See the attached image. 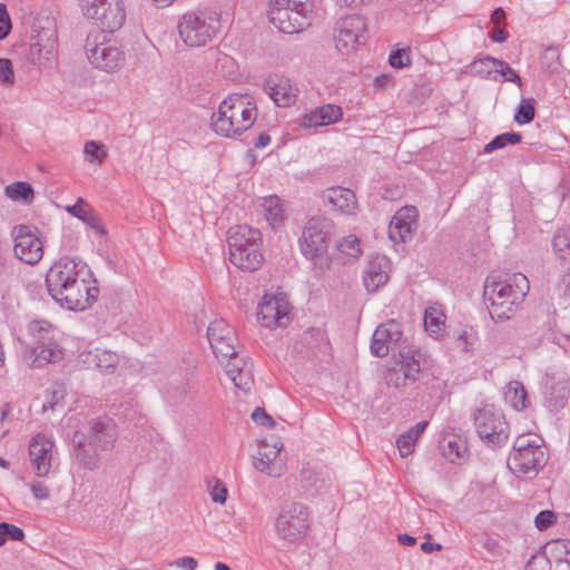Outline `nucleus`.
I'll use <instances>...</instances> for the list:
<instances>
[{
    "instance_id": "obj_1",
    "label": "nucleus",
    "mask_w": 570,
    "mask_h": 570,
    "mask_svg": "<svg viewBox=\"0 0 570 570\" xmlns=\"http://www.w3.org/2000/svg\"><path fill=\"white\" fill-rule=\"evenodd\" d=\"M89 274L82 262L63 257L55 262L46 274V286L50 296L62 307L83 311L98 297L99 289L90 287L83 275Z\"/></svg>"
},
{
    "instance_id": "obj_2",
    "label": "nucleus",
    "mask_w": 570,
    "mask_h": 570,
    "mask_svg": "<svg viewBox=\"0 0 570 570\" xmlns=\"http://www.w3.org/2000/svg\"><path fill=\"white\" fill-rule=\"evenodd\" d=\"M117 436V426L111 419L91 420L75 431L71 453L85 469L96 470L101 454L114 448Z\"/></svg>"
},
{
    "instance_id": "obj_3",
    "label": "nucleus",
    "mask_w": 570,
    "mask_h": 570,
    "mask_svg": "<svg viewBox=\"0 0 570 570\" xmlns=\"http://www.w3.org/2000/svg\"><path fill=\"white\" fill-rule=\"evenodd\" d=\"M530 289L528 278L515 273L507 281H492L484 284L483 297L489 314L494 321L510 320Z\"/></svg>"
},
{
    "instance_id": "obj_4",
    "label": "nucleus",
    "mask_w": 570,
    "mask_h": 570,
    "mask_svg": "<svg viewBox=\"0 0 570 570\" xmlns=\"http://www.w3.org/2000/svg\"><path fill=\"white\" fill-rule=\"evenodd\" d=\"M255 119L256 106L248 96H229L220 102L217 114L213 115L212 127L216 134L234 138L249 129Z\"/></svg>"
},
{
    "instance_id": "obj_5",
    "label": "nucleus",
    "mask_w": 570,
    "mask_h": 570,
    "mask_svg": "<svg viewBox=\"0 0 570 570\" xmlns=\"http://www.w3.org/2000/svg\"><path fill=\"white\" fill-rule=\"evenodd\" d=\"M334 230L332 219L323 216L312 217L298 239L302 254L312 261L320 271L330 267L327 250Z\"/></svg>"
},
{
    "instance_id": "obj_6",
    "label": "nucleus",
    "mask_w": 570,
    "mask_h": 570,
    "mask_svg": "<svg viewBox=\"0 0 570 570\" xmlns=\"http://www.w3.org/2000/svg\"><path fill=\"white\" fill-rule=\"evenodd\" d=\"M180 39L188 47H202L210 42L220 29V16L216 11H188L177 23Z\"/></svg>"
},
{
    "instance_id": "obj_7",
    "label": "nucleus",
    "mask_w": 570,
    "mask_h": 570,
    "mask_svg": "<svg viewBox=\"0 0 570 570\" xmlns=\"http://www.w3.org/2000/svg\"><path fill=\"white\" fill-rule=\"evenodd\" d=\"M474 425L481 440L492 448L503 445L509 438L504 414L494 405H484L473 415Z\"/></svg>"
},
{
    "instance_id": "obj_8",
    "label": "nucleus",
    "mask_w": 570,
    "mask_h": 570,
    "mask_svg": "<svg viewBox=\"0 0 570 570\" xmlns=\"http://www.w3.org/2000/svg\"><path fill=\"white\" fill-rule=\"evenodd\" d=\"M308 510L303 503H286L276 520V531L281 539L295 543L304 539L308 529Z\"/></svg>"
},
{
    "instance_id": "obj_9",
    "label": "nucleus",
    "mask_w": 570,
    "mask_h": 570,
    "mask_svg": "<svg viewBox=\"0 0 570 570\" xmlns=\"http://www.w3.org/2000/svg\"><path fill=\"white\" fill-rule=\"evenodd\" d=\"M33 342L30 353L33 356L32 365L40 367L61 358L62 352L51 336V325L46 321H32L28 325Z\"/></svg>"
},
{
    "instance_id": "obj_10",
    "label": "nucleus",
    "mask_w": 570,
    "mask_h": 570,
    "mask_svg": "<svg viewBox=\"0 0 570 570\" xmlns=\"http://www.w3.org/2000/svg\"><path fill=\"white\" fill-rule=\"evenodd\" d=\"M365 21L361 16L352 14L341 18L334 28L335 46L342 55H350L365 41Z\"/></svg>"
},
{
    "instance_id": "obj_11",
    "label": "nucleus",
    "mask_w": 570,
    "mask_h": 570,
    "mask_svg": "<svg viewBox=\"0 0 570 570\" xmlns=\"http://www.w3.org/2000/svg\"><path fill=\"white\" fill-rule=\"evenodd\" d=\"M85 49L90 63L102 71L114 72L125 62L124 51L110 41L97 42L89 36Z\"/></svg>"
},
{
    "instance_id": "obj_12",
    "label": "nucleus",
    "mask_w": 570,
    "mask_h": 570,
    "mask_svg": "<svg viewBox=\"0 0 570 570\" xmlns=\"http://www.w3.org/2000/svg\"><path fill=\"white\" fill-rule=\"evenodd\" d=\"M289 309V303L284 293L265 294L258 304L257 316L265 327H286L292 320Z\"/></svg>"
},
{
    "instance_id": "obj_13",
    "label": "nucleus",
    "mask_w": 570,
    "mask_h": 570,
    "mask_svg": "<svg viewBox=\"0 0 570 570\" xmlns=\"http://www.w3.org/2000/svg\"><path fill=\"white\" fill-rule=\"evenodd\" d=\"M12 237L14 239V255L19 261L35 265L42 258V243L36 230H32L30 226H14Z\"/></svg>"
},
{
    "instance_id": "obj_14",
    "label": "nucleus",
    "mask_w": 570,
    "mask_h": 570,
    "mask_svg": "<svg viewBox=\"0 0 570 570\" xmlns=\"http://www.w3.org/2000/svg\"><path fill=\"white\" fill-rule=\"evenodd\" d=\"M47 27H41L38 30L37 26L33 24V31L37 35L32 38L33 42L29 48V58L33 65L39 67L46 66L47 62H51L56 59L57 55V36L53 23L47 20Z\"/></svg>"
},
{
    "instance_id": "obj_15",
    "label": "nucleus",
    "mask_w": 570,
    "mask_h": 570,
    "mask_svg": "<svg viewBox=\"0 0 570 570\" xmlns=\"http://www.w3.org/2000/svg\"><path fill=\"white\" fill-rule=\"evenodd\" d=\"M548 461V455L543 445L537 446V449L523 450L521 452H511L507 460L509 470L520 476L533 473H538Z\"/></svg>"
},
{
    "instance_id": "obj_16",
    "label": "nucleus",
    "mask_w": 570,
    "mask_h": 570,
    "mask_svg": "<svg viewBox=\"0 0 570 570\" xmlns=\"http://www.w3.org/2000/svg\"><path fill=\"white\" fill-rule=\"evenodd\" d=\"M311 10H288V8H271L269 21L284 33H297L311 24Z\"/></svg>"
},
{
    "instance_id": "obj_17",
    "label": "nucleus",
    "mask_w": 570,
    "mask_h": 570,
    "mask_svg": "<svg viewBox=\"0 0 570 570\" xmlns=\"http://www.w3.org/2000/svg\"><path fill=\"white\" fill-rule=\"evenodd\" d=\"M402 324L395 320H390L380 324L373 333L371 342V352L376 357H385L402 338Z\"/></svg>"
},
{
    "instance_id": "obj_18",
    "label": "nucleus",
    "mask_w": 570,
    "mask_h": 570,
    "mask_svg": "<svg viewBox=\"0 0 570 570\" xmlns=\"http://www.w3.org/2000/svg\"><path fill=\"white\" fill-rule=\"evenodd\" d=\"M53 448L55 443L45 434L39 433L31 439L29 455L37 476L43 478L49 474Z\"/></svg>"
},
{
    "instance_id": "obj_19",
    "label": "nucleus",
    "mask_w": 570,
    "mask_h": 570,
    "mask_svg": "<svg viewBox=\"0 0 570 570\" xmlns=\"http://www.w3.org/2000/svg\"><path fill=\"white\" fill-rule=\"evenodd\" d=\"M109 2L110 4L104 6L89 20H92L102 31L112 33L122 27L126 20V12L121 0Z\"/></svg>"
},
{
    "instance_id": "obj_20",
    "label": "nucleus",
    "mask_w": 570,
    "mask_h": 570,
    "mask_svg": "<svg viewBox=\"0 0 570 570\" xmlns=\"http://www.w3.org/2000/svg\"><path fill=\"white\" fill-rule=\"evenodd\" d=\"M390 261L386 256L376 254L372 256L366 265L363 282L370 293L377 291L389 281Z\"/></svg>"
},
{
    "instance_id": "obj_21",
    "label": "nucleus",
    "mask_w": 570,
    "mask_h": 570,
    "mask_svg": "<svg viewBox=\"0 0 570 570\" xmlns=\"http://www.w3.org/2000/svg\"><path fill=\"white\" fill-rule=\"evenodd\" d=\"M227 243L229 254L239 253L250 246L262 245V234L248 225H236L227 230Z\"/></svg>"
},
{
    "instance_id": "obj_22",
    "label": "nucleus",
    "mask_w": 570,
    "mask_h": 570,
    "mask_svg": "<svg viewBox=\"0 0 570 570\" xmlns=\"http://www.w3.org/2000/svg\"><path fill=\"white\" fill-rule=\"evenodd\" d=\"M227 358L226 374L234 385L245 392L250 391L253 385V363L249 360L237 357V354Z\"/></svg>"
},
{
    "instance_id": "obj_23",
    "label": "nucleus",
    "mask_w": 570,
    "mask_h": 570,
    "mask_svg": "<svg viewBox=\"0 0 570 570\" xmlns=\"http://www.w3.org/2000/svg\"><path fill=\"white\" fill-rule=\"evenodd\" d=\"M264 90L269 95L275 105L282 108L294 105L298 95V89L286 78H281L277 82L266 80Z\"/></svg>"
},
{
    "instance_id": "obj_24",
    "label": "nucleus",
    "mask_w": 570,
    "mask_h": 570,
    "mask_svg": "<svg viewBox=\"0 0 570 570\" xmlns=\"http://www.w3.org/2000/svg\"><path fill=\"white\" fill-rule=\"evenodd\" d=\"M343 117V110L336 105H324L306 114L301 121L305 128L326 126L340 121Z\"/></svg>"
},
{
    "instance_id": "obj_25",
    "label": "nucleus",
    "mask_w": 570,
    "mask_h": 570,
    "mask_svg": "<svg viewBox=\"0 0 570 570\" xmlns=\"http://www.w3.org/2000/svg\"><path fill=\"white\" fill-rule=\"evenodd\" d=\"M66 210L100 235L107 234L101 218L82 197H79L73 205L67 206Z\"/></svg>"
},
{
    "instance_id": "obj_26",
    "label": "nucleus",
    "mask_w": 570,
    "mask_h": 570,
    "mask_svg": "<svg viewBox=\"0 0 570 570\" xmlns=\"http://www.w3.org/2000/svg\"><path fill=\"white\" fill-rule=\"evenodd\" d=\"M80 358L88 367H95L106 373H111L119 362L116 353L99 348L81 353Z\"/></svg>"
},
{
    "instance_id": "obj_27",
    "label": "nucleus",
    "mask_w": 570,
    "mask_h": 570,
    "mask_svg": "<svg viewBox=\"0 0 570 570\" xmlns=\"http://www.w3.org/2000/svg\"><path fill=\"white\" fill-rule=\"evenodd\" d=\"M261 246H250L243 252L230 253V263L243 271L253 272L258 269L264 261Z\"/></svg>"
},
{
    "instance_id": "obj_28",
    "label": "nucleus",
    "mask_w": 570,
    "mask_h": 570,
    "mask_svg": "<svg viewBox=\"0 0 570 570\" xmlns=\"http://www.w3.org/2000/svg\"><path fill=\"white\" fill-rule=\"evenodd\" d=\"M570 387L566 380L552 383L546 392V406L550 412H559L567 405Z\"/></svg>"
},
{
    "instance_id": "obj_29",
    "label": "nucleus",
    "mask_w": 570,
    "mask_h": 570,
    "mask_svg": "<svg viewBox=\"0 0 570 570\" xmlns=\"http://www.w3.org/2000/svg\"><path fill=\"white\" fill-rule=\"evenodd\" d=\"M325 198L343 213H352L356 207L355 194L348 188L340 186L331 187L327 189Z\"/></svg>"
},
{
    "instance_id": "obj_30",
    "label": "nucleus",
    "mask_w": 570,
    "mask_h": 570,
    "mask_svg": "<svg viewBox=\"0 0 570 570\" xmlns=\"http://www.w3.org/2000/svg\"><path fill=\"white\" fill-rule=\"evenodd\" d=\"M533 557H544L551 566L561 563L563 560L570 561V541L554 540L548 542L542 552Z\"/></svg>"
},
{
    "instance_id": "obj_31",
    "label": "nucleus",
    "mask_w": 570,
    "mask_h": 570,
    "mask_svg": "<svg viewBox=\"0 0 570 570\" xmlns=\"http://www.w3.org/2000/svg\"><path fill=\"white\" fill-rule=\"evenodd\" d=\"M422 353L420 350L413 347H403L399 353V362L404 372L405 379L415 380L416 374L420 372V361Z\"/></svg>"
},
{
    "instance_id": "obj_32",
    "label": "nucleus",
    "mask_w": 570,
    "mask_h": 570,
    "mask_svg": "<svg viewBox=\"0 0 570 570\" xmlns=\"http://www.w3.org/2000/svg\"><path fill=\"white\" fill-rule=\"evenodd\" d=\"M445 315L442 311L429 307L424 313V327L435 338L443 336L445 331Z\"/></svg>"
},
{
    "instance_id": "obj_33",
    "label": "nucleus",
    "mask_w": 570,
    "mask_h": 570,
    "mask_svg": "<svg viewBox=\"0 0 570 570\" xmlns=\"http://www.w3.org/2000/svg\"><path fill=\"white\" fill-rule=\"evenodd\" d=\"M8 198L30 205L35 199V189L27 181H16L4 188Z\"/></svg>"
},
{
    "instance_id": "obj_34",
    "label": "nucleus",
    "mask_w": 570,
    "mask_h": 570,
    "mask_svg": "<svg viewBox=\"0 0 570 570\" xmlns=\"http://www.w3.org/2000/svg\"><path fill=\"white\" fill-rule=\"evenodd\" d=\"M527 396H528L527 391H525L524 386L522 385V383L519 381H512L505 387V391H504L505 401L509 402L511 404V406H513L518 411L524 410L528 406V404H527L528 397Z\"/></svg>"
},
{
    "instance_id": "obj_35",
    "label": "nucleus",
    "mask_w": 570,
    "mask_h": 570,
    "mask_svg": "<svg viewBox=\"0 0 570 570\" xmlns=\"http://www.w3.org/2000/svg\"><path fill=\"white\" fill-rule=\"evenodd\" d=\"M442 454L445 459L454 463L456 460L463 459L468 452L466 444L455 435L450 439H443L441 442Z\"/></svg>"
},
{
    "instance_id": "obj_36",
    "label": "nucleus",
    "mask_w": 570,
    "mask_h": 570,
    "mask_svg": "<svg viewBox=\"0 0 570 570\" xmlns=\"http://www.w3.org/2000/svg\"><path fill=\"white\" fill-rule=\"evenodd\" d=\"M389 237L392 242L405 243L412 237V222L400 217H393L389 226Z\"/></svg>"
},
{
    "instance_id": "obj_37",
    "label": "nucleus",
    "mask_w": 570,
    "mask_h": 570,
    "mask_svg": "<svg viewBox=\"0 0 570 570\" xmlns=\"http://www.w3.org/2000/svg\"><path fill=\"white\" fill-rule=\"evenodd\" d=\"M263 207L265 210V218L273 228H276L284 222V210L281 199L277 196H272L265 199Z\"/></svg>"
},
{
    "instance_id": "obj_38",
    "label": "nucleus",
    "mask_w": 570,
    "mask_h": 570,
    "mask_svg": "<svg viewBox=\"0 0 570 570\" xmlns=\"http://www.w3.org/2000/svg\"><path fill=\"white\" fill-rule=\"evenodd\" d=\"M236 341L235 333L228 334L227 336H223V338H212L209 342L214 354L218 357L223 358L232 357L236 355V350L234 346V342Z\"/></svg>"
},
{
    "instance_id": "obj_39",
    "label": "nucleus",
    "mask_w": 570,
    "mask_h": 570,
    "mask_svg": "<svg viewBox=\"0 0 570 570\" xmlns=\"http://www.w3.org/2000/svg\"><path fill=\"white\" fill-rule=\"evenodd\" d=\"M522 141V135L520 132H503L495 136L490 142L484 146L483 151L491 154L494 150L504 148L508 145H517Z\"/></svg>"
},
{
    "instance_id": "obj_40",
    "label": "nucleus",
    "mask_w": 570,
    "mask_h": 570,
    "mask_svg": "<svg viewBox=\"0 0 570 570\" xmlns=\"http://www.w3.org/2000/svg\"><path fill=\"white\" fill-rule=\"evenodd\" d=\"M535 116V100L533 98H522L513 117L518 125L530 124Z\"/></svg>"
},
{
    "instance_id": "obj_41",
    "label": "nucleus",
    "mask_w": 570,
    "mask_h": 570,
    "mask_svg": "<svg viewBox=\"0 0 570 570\" xmlns=\"http://www.w3.org/2000/svg\"><path fill=\"white\" fill-rule=\"evenodd\" d=\"M485 61H488L487 63L494 65V71L503 76L504 81L513 82L520 88L522 87L523 83L521 77L510 67L507 61L494 57H488Z\"/></svg>"
},
{
    "instance_id": "obj_42",
    "label": "nucleus",
    "mask_w": 570,
    "mask_h": 570,
    "mask_svg": "<svg viewBox=\"0 0 570 570\" xmlns=\"http://www.w3.org/2000/svg\"><path fill=\"white\" fill-rule=\"evenodd\" d=\"M83 154L86 160L101 165L108 157L106 146L101 141L90 140L85 144Z\"/></svg>"
},
{
    "instance_id": "obj_43",
    "label": "nucleus",
    "mask_w": 570,
    "mask_h": 570,
    "mask_svg": "<svg viewBox=\"0 0 570 570\" xmlns=\"http://www.w3.org/2000/svg\"><path fill=\"white\" fill-rule=\"evenodd\" d=\"M552 247L561 259L570 257V229H558L552 238Z\"/></svg>"
},
{
    "instance_id": "obj_44",
    "label": "nucleus",
    "mask_w": 570,
    "mask_h": 570,
    "mask_svg": "<svg viewBox=\"0 0 570 570\" xmlns=\"http://www.w3.org/2000/svg\"><path fill=\"white\" fill-rule=\"evenodd\" d=\"M525 570H570V560H563L561 563L551 566L544 557H531Z\"/></svg>"
},
{
    "instance_id": "obj_45",
    "label": "nucleus",
    "mask_w": 570,
    "mask_h": 570,
    "mask_svg": "<svg viewBox=\"0 0 570 570\" xmlns=\"http://www.w3.org/2000/svg\"><path fill=\"white\" fill-rule=\"evenodd\" d=\"M335 247L342 254H345L353 258L358 257L361 254L360 240L354 235H350L341 239L340 242L336 243Z\"/></svg>"
},
{
    "instance_id": "obj_46",
    "label": "nucleus",
    "mask_w": 570,
    "mask_h": 570,
    "mask_svg": "<svg viewBox=\"0 0 570 570\" xmlns=\"http://www.w3.org/2000/svg\"><path fill=\"white\" fill-rule=\"evenodd\" d=\"M232 333H234V330L223 318L215 320L207 328V337L209 342H212V338H223V336H227Z\"/></svg>"
},
{
    "instance_id": "obj_47",
    "label": "nucleus",
    "mask_w": 570,
    "mask_h": 570,
    "mask_svg": "<svg viewBox=\"0 0 570 570\" xmlns=\"http://www.w3.org/2000/svg\"><path fill=\"white\" fill-rule=\"evenodd\" d=\"M488 57H491L490 55H485L481 58H475L472 63L470 65L471 67V72H473L474 75L483 78V79H489L492 71L494 70V65L493 63H487L488 61H485V59Z\"/></svg>"
},
{
    "instance_id": "obj_48",
    "label": "nucleus",
    "mask_w": 570,
    "mask_h": 570,
    "mask_svg": "<svg viewBox=\"0 0 570 570\" xmlns=\"http://www.w3.org/2000/svg\"><path fill=\"white\" fill-rule=\"evenodd\" d=\"M417 439L409 431L401 434L396 440V445L402 458L413 453Z\"/></svg>"
},
{
    "instance_id": "obj_49",
    "label": "nucleus",
    "mask_w": 570,
    "mask_h": 570,
    "mask_svg": "<svg viewBox=\"0 0 570 570\" xmlns=\"http://www.w3.org/2000/svg\"><path fill=\"white\" fill-rule=\"evenodd\" d=\"M271 8H288V10H311L313 4L309 0H272Z\"/></svg>"
},
{
    "instance_id": "obj_50",
    "label": "nucleus",
    "mask_w": 570,
    "mask_h": 570,
    "mask_svg": "<svg viewBox=\"0 0 570 570\" xmlns=\"http://www.w3.org/2000/svg\"><path fill=\"white\" fill-rule=\"evenodd\" d=\"M410 62V48L396 49L390 53L389 63L393 68H404L409 66Z\"/></svg>"
},
{
    "instance_id": "obj_51",
    "label": "nucleus",
    "mask_w": 570,
    "mask_h": 570,
    "mask_svg": "<svg viewBox=\"0 0 570 570\" xmlns=\"http://www.w3.org/2000/svg\"><path fill=\"white\" fill-rule=\"evenodd\" d=\"M0 533L3 534L6 540L22 541L24 539L23 530L8 522H0Z\"/></svg>"
},
{
    "instance_id": "obj_52",
    "label": "nucleus",
    "mask_w": 570,
    "mask_h": 570,
    "mask_svg": "<svg viewBox=\"0 0 570 570\" xmlns=\"http://www.w3.org/2000/svg\"><path fill=\"white\" fill-rule=\"evenodd\" d=\"M556 289L562 304L570 303V268L561 276Z\"/></svg>"
},
{
    "instance_id": "obj_53",
    "label": "nucleus",
    "mask_w": 570,
    "mask_h": 570,
    "mask_svg": "<svg viewBox=\"0 0 570 570\" xmlns=\"http://www.w3.org/2000/svg\"><path fill=\"white\" fill-rule=\"evenodd\" d=\"M557 520L553 511L543 510L539 512L534 519V524L538 530L543 531L551 527Z\"/></svg>"
},
{
    "instance_id": "obj_54",
    "label": "nucleus",
    "mask_w": 570,
    "mask_h": 570,
    "mask_svg": "<svg viewBox=\"0 0 570 570\" xmlns=\"http://www.w3.org/2000/svg\"><path fill=\"white\" fill-rule=\"evenodd\" d=\"M12 29L10 16L7 6L0 2V40L6 39Z\"/></svg>"
},
{
    "instance_id": "obj_55",
    "label": "nucleus",
    "mask_w": 570,
    "mask_h": 570,
    "mask_svg": "<svg viewBox=\"0 0 570 570\" xmlns=\"http://www.w3.org/2000/svg\"><path fill=\"white\" fill-rule=\"evenodd\" d=\"M483 549L488 552V559L492 561L493 559L500 558L503 554V549L500 546L499 541L493 538H485L482 542Z\"/></svg>"
},
{
    "instance_id": "obj_56",
    "label": "nucleus",
    "mask_w": 570,
    "mask_h": 570,
    "mask_svg": "<svg viewBox=\"0 0 570 570\" xmlns=\"http://www.w3.org/2000/svg\"><path fill=\"white\" fill-rule=\"evenodd\" d=\"M0 81L4 85H12L14 82L12 63L7 58H0Z\"/></svg>"
},
{
    "instance_id": "obj_57",
    "label": "nucleus",
    "mask_w": 570,
    "mask_h": 570,
    "mask_svg": "<svg viewBox=\"0 0 570 570\" xmlns=\"http://www.w3.org/2000/svg\"><path fill=\"white\" fill-rule=\"evenodd\" d=\"M252 420L262 426L274 428L275 420L266 413L265 409L257 406L252 413Z\"/></svg>"
},
{
    "instance_id": "obj_58",
    "label": "nucleus",
    "mask_w": 570,
    "mask_h": 570,
    "mask_svg": "<svg viewBox=\"0 0 570 570\" xmlns=\"http://www.w3.org/2000/svg\"><path fill=\"white\" fill-rule=\"evenodd\" d=\"M283 449V443L275 442L273 445H269L267 442H261L258 455L265 456L267 460L274 461L281 450Z\"/></svg>"
},
{
    "instance_id": "obj_59",
    "label": "nucleus",
    "mask_w": 570,
    "mask_h": 570,
    "mask_svg": "<svg viewBox=\"0 0 570 570\" xmlns=\"http://www.w3.org/2000/svg\"><path fill=\"white\" fill-rule=\"evenodd\" d=\"M539 440L530 439L529 435H520L517 438L513 444L512 452H521L523 450L537 449L540 446Z\"/></svg>"
},
{
    "instance_id": "obj_60",
    "label": "nucleus",
    "mask_w": 570,
    "mask_h": 570,
    "mask_svg": "<svg viewBox=\"0 0 570 570\" xmlns=\"http://www.w3.org/2000/svg\"><path fill=\"white\" fill-rule=\"evenodd\" d=\"M210 497L214 502L224 504L227 499V489L223 482L215 480V484L210 487Z\"/></svg>"
},
{
    "instance_id": "obj_61",
    "label": "nucleus",
    "mask_w": 570,
    "mask_h": 570,
    "mask_svg": "<svg viewBox=\"0 0 570 570\" xmlns=\"http://www.w3.org/2000/svg\"><path fill=\"white\" fill-rule=\"evenodd\" d=\"M65 399V390L63 389H56L51 391L50 399L43 403L42 411L46 412L48 410L53 411L57 405H59Z\"/></svg>"
},
{
    "instance_id": "obj_62",
    "label": "nucleus",
    "mask_w": 570,
    "mask_h": 570,
    "mask_svg": "<svg viewBox=\"0 0 570 570\" xmlns=\"http://www.w3.org/2000/svg\"><path fill=\"white\" fill-rule=\"evenodd\" d=\"M30 489L33 497L38 500H45L49 497V490L42 482H32Z\"/></svg>"
},
{
    "instance_id": "obj_63",
    "label": "nucleus",
    "mask_w": 570,
    "mask_h": 570,
    "mask_svg": "<svg viewBox=\"0 0 570 570\" xmlns=\"http://www.w3.org/2000/svg\"><path fill=\"white\" fill-rule=\"evenodd\" d=\"M394 217L404 218L406 220H411L412 225L415 224L417 217V210L414 206H406L401 208Z\"/></svg>"
},
{
    "instance_id": "obj_64",
    "label": "nucleus",
    "mask_w": 570,
    "mask_h": 570,
    "mask_svg": "<svg viewBox=\"0 0 570 570\" xmlns=\"http://www.w3.org/2000/svg\"><path fill=\"white\" fill-rule=\"evenodd\" d=\"M489 37L493 42L502 43L508 39V32L498 24L489 32Z\"/></svg>"
}]
</instances>
